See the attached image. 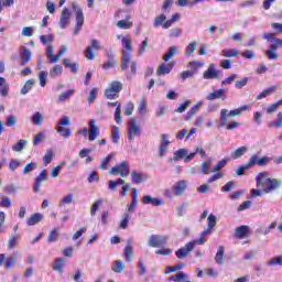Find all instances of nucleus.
Returning <instances> with one entry per match:
<instances>
[{
    "label": "nucleus",
    "instance_id": "obj_1",
    "mask_svg": "<svg viewBox=\"0 0 282 282\" xmlns=\"http://www.w3.org/2000/svg\"><path fill=\"white\" fill-rule=\"evenodd\" d=\"M256 183L258 188H261L262 193L265 195H270V193L279 191L282 186L281 178H272L268 172L258 173L256 176Z\"/></svg>",
    "mask_w": 282,
    "mask_h": 282
},
{
    "label": "nucleus",
    "instance_id": "obj_2",
    "mask_svg": "<svg viewBox=\"0 0 282 282\" xmlns=\"http://www.w3.org/2000/svg\"><path fill=\"white\" fill-rule=\"evenodd\" d=\"M133 40L131 36L127 35L126 37H121V68L129 69V63H131V52H133Z\"/></svg>",
    "mask_w": 282,
    "mask_h": 282
},
{
    "label": "nucleus",
    "instance_id": "obj_3",
    "mask_svg": "<svg viewBox=\"0 0 282 282\" xmlns=\"http://www.w3.org/2000/svg\"><path fill=\"white\" fill-rule=\"evenodd\" d=\"M72 124V119L67 116H63L58 121L56 126V131L59 133L64 140H68V138H72V129L67 128Z\"/></svg>",
    "mask_w": 282,
    "mask_h": 282
},
{
    "label": "nucleus",
    "instance_id": "obj_4",
    "mask_svg": "<svg viewBox=\"0 0 282 282\" xmlns=\"http://www.w3.org/2000/svg\"><path fill=\"white\" fill-rule=\"evenodd\" d=\"M160 138L161 139L158 148L159 158H166L169 147L171 145V134L162 133Z\"/></svg>",
    "mask_w": 282,
    "mask_h": 282
},
{
    "label": "nucleus",
    "instance_id": "obj_5",
    "mask_svg": "<svg viewBox=\"0 0 282 282\" xmlns=\"http://www.w3.org/2000/svg\"><path fill=\"white\" fill-rule=\"evenodd\" d=\"M138 135H142V128L138 124V119L132 118L128 121V140H135Z\"/></svg>",
    "mask_w": 282,
    "mask_h": 282
},
{
    "label": "nucleus",
    "instance_id": "obj_6",
    "mask_svg": "<svg viewBox=\"0 0 282 282\" xmlns=\"http://www.w3.org/2000/svg\"><path fill=\"white\" fill-rule=\"evenodd\" d=\"M72 8L76 14L75 15L76 25H75L74 34H78V31L83 30V23H85V15L83 14V9L78 6V3L73 2Z\"/></svg>",
    "mask_w": 282,
    "mask_h": 282
},
{
    "label": "nucleus",
    "instance_id": "obj_7",
    "mask_svg": "<svg viewBox=\"0 0 282 282\" xmlns=\"http://www.w3.org/2000/svg\"><path fill=\"white\" fill-rule=\"evenodd\" d=\"M110 175H120L121 177H129V161H122L121 163L110 169Z\"/></svg>",
    "mask_w": 282,
    "mask_h": 282
},
{
    "label": "nucleus",
    "instance_id": "obj_8",
    "mask_svg": "<svg viewBox=\"0 0 282 282\" xmlns=\"http://www.w3.org/2000/svg\"><path fill=\"white\" fill-rule=\"evenodd\" d=\"M122 90V83L120 82H112L110 86L105 90V96L109 100H113L118 94Z\"/></svg>",
    "mask_w": 282,
    "mask_h": 282
},
{
    "label": "nucleus",
    "instance_id": "obj_9",
    "mask_svg": "<svg viewBox=\"0 0 282 282\" xmlns=\"http://www.w3.org/2000/svg\"><path fill=\"white\" fill-rule=\"evenodd\" d=\"M166 241H169L166 236L151 235L148 240V246H150V248H161V246L166 245Z\"/></svg>",
    "mask_w": 282,
    "mask_h": 282
},
{
    "label": "nucleus",
    "instance_id": "obj_10",
    "mask_svg": "<svg viewBox=\"0 0 282 282\" xmlns=\"http://www.w3.org/2000/svg\"><path fill=\"white\" fill-rule=\"evenodd\" d=\"M187 189H188V181L186 180L177 181L173 185V194L175 195V197H182V195H184V193H186Z\"/></svg>",
    "mask_w": 282,
    "mask_h": 282
},
{
    "label": "nucleus",
    "instance_id": "obj_11",
    "mask_svg": "<svg viewBox=\"0 0 282 282\" xmlns=\"http://www.w3.org/2000/svg\"><path fill=\"white\" fill-rule=\"evenodd\" d=\"M221 70H217L215 64H209L208 68L203 73L204 80H215L219 78Z\"/></svg>",
    "mask_w": 282,
    "mask_h": 282
},
{
    "label": "nucleus",
    "instance_id": "obj_12",
    "mask_svg": "<svg viewBox=\"0 0 282 282\" xmlns=\"http://www.w3.org/2000/svg\"><path fill=\"white\" fill-rule=\"evenodd\" d=\"M193 250H195V242L189 241L185 243L184 247L176 250L175 254L177 259H186V257H188Z\"/></svg>",
    "mask_w": 282,
    "mask_h": 282
},
{
    "label": "nucleus",
    "instance_id": "obj_13",
    "mask_svg": "<svg viewBox=\"0 0 282 282\" xmlns=\"http://www.w3.org/2000/svg\"><path fill=\"white\" fill-rule=\"evenodd\" d=\"M90 43L91 45H89L85 51V56L86 58H88V61H94L96 58V55L94 54V50H102V46L96 39H93Z\"/></svg>",
    "mask_w": 282,
    "mask_h": 282
},
{
    "label": "nucleus",
    "instance_id": "obj_14",
    "mask_svg": "<svg viewBox=\"0 0 282 282\" xmlns=\"http://www.w3.org/2000/svg\"><path fill=\"white\" fill-rule=\"evenodd\" d=\"M89 130H88V140L89 142H94L100 135V129L98 126H96V120H90L89 121Z\"/></svg>",
    "mask_w": 282,
    "mask_h": 282
},
{
    "label": "nucleus",
    "instance_id": "obj_15",
    "mask_svg": "<svg viewBox=\"0 0 282 282\" xmlns=\"http://www.w3.org/2000/svg\"><path fill=\"white\" fill-rule=\"evenodd\" d=\"M130 177L133 184H142L149 180V175L138 171H131Z\"/></svg>",
    "mask_w": 282,
    "mask_h": 282
},
{
    "label": "nucleus",
    "instance_id": "obj_16",
    "mask_svg": "<svg viewBox=\"0 0 282 282\" xmlns=\"http://www.w3.org/2000/svg\"><path fill=\"white\" fill-rule=\"evenodd\" d=\"M70 19H72V12H69V9L64 8L62 11L61 19H59V28L62 30H65V28H67V25H69Z\"/></svg>",
    "mask_w": 282,
    "mask_h": 282
},
{
    "label": "nucleus",
    "instance_id": "obj_17",
    "mask_svg": "<svg viewBox=\"0 0 282 282\" xmlns=\"http://www.w3.org/2000/svg\"><path fill=\"white\" fill-rule=\"evenodd\" d=\"M21 65H28L32 61V52L25 46L20 47Z\"/></svg>",
    "mask_w": 282,
    "mask_h": 282
},
{
    "label": "nucleus",
    "instance_id": "obj_18",
    "mask_svg": "<svg viewBox=\"0 0 282 282\" xmlns=\"http://www.w3.org/2000/svg\"><path fill=\"white\" fill-rule=\"evenodd\" d=\"M65 265H67V260L65 258H56L55 262L52 264V270H54V272H58V274H63Z\"/></svg>",
    "mask_w": 282,
    "mask_h": 282
},
{
    "label": "nucleus",
    "instance_id": "obj_19",
    "mask_svg": "<svg viewBox=\"0 0 282 282\" xmlns=\"http://www.w3.org/2000/svg\"><path fill=\"white\" fill-rule=\"evenodd\" d=\"M173 67H175V63H163L158 67L156 74L158 76H166V74H171Z\"/></svg>",
    "mask_w": 282,
    "mask_h": 282
},
{
    "label": "nucleus",
    "instance_id": "obj_20",
    "mask_svg": "<svg viewBox=\"0 0 282 282\" xmlns=\"http://www.w3.org/2000/svg\"><path fill=\"white\" fill-rule=\"evenodd\" d=\"M47 180V171L43 170L40 175L35 178V183L33 185V189L35 193H39L41 191V184L42 182H45Z\"/></svg>",
    "mask_w": 282,
    "mask_h": 282
},
{
    "label": "nucleus",
    "instance_id": "obj_21",
    "mask_svg": "<svg viewBox=\"0 0 282 282\" xmlns=\"http://www.w3.org/2000/svg\"><path fill=\"white\" fill-rule=\"evenodd\" d=\"M142 204H151L152 206H162V204H164V202L162 200V198L156 197L153 198V196L151 195H145L141 198Z\"/></svg>",
    "mask_w": 282,
    "mask_h": 282
},
{
    "label": "nucleus",
    "instance_id": "obj_22",
    "mask_svg": "<svg viewBox=\"0 0 282 282\" xmlns=\"http://www.w3.org/2000/svg\"><path fill=\"white\" fill-rule=\"evenodd\" d=\"M217 99L226 100V90L224 89L214 90L213 93L206 96V100H217Z\"/></svg>",
    "mask_w": 282,
    "mask_h": 282
},
{
    "label": "nucleus",
    "instance_id": "obj_23",
    "mask_svg": "<svg viewBox=\"0 0 282 282\" xmlns=\"http://www.w3.org/2000/svg\"><path fill=\"white\" fill-rule=\"evenodd\" d=\"M44 219L43 214L41 213H35L32 214L28 219H26V226H36L37 224H41V220Z\"/></svg>",
    "mask_w": 282,
    "mask_h": 282
},
{
    "label": "nucleus",
    "instance_id": "obj_24",
    "mask_svg": "<svg viewBox=\"0 0 282 282\" xmlns=\"http://www.w3.org/2000/svg\"><path fill=\"white\" fill-rule=\"evenodd\" d=\"M204 107V101H198L196 102L188 111H187V117L186 120H193L195 118V115Z\"/></svg>",
    "mask_w": 282,
    "mask_h": 282
},
{
    "label": "nucleus",
    "instance_id": "obj_25",
    "mask_svg": "<svg viewBox=\"0 0 282 282\" xmlns=\"http://www.w3.org/2000/svg\"><path fill=\"white\" fill-rule=\"evenodd\" d=\"M117 28L119 30H131L133 28V22L131 21V17L128 15L124 20H119L117 22Z\"/></svg>",
    "mask_w": 282,
    "mask_h": 282
},
{
    "label": "nucleus",
    "instance_id": "obj_26",
    "mask_svg": "<svg viewBox=\"0 0 282 282\" xmlns=\"http://www.w3.org/2000/svg\"><path fill=\"white\" fill-rule=\"evenodd\" d=\"M279 89V86H271L269 88L263 89L257 97L256 100H263V98H268V96H272L274 91Z\"/></svg>",
    "mask_w": 282,
    "mask_h": 282
},
{
    "label": "nucleus",
    "instance_id": "obj_27",
    "mask_svg": "<svg viewBox=\"0 0 282 282\" xmlns=\"http://www.w3.org/2000/svg\"><path fill=\"white\" fill-rule=\"evenodd\" d=\"M123 254L128 261V263H131L133 261V246H131V239L127 241V246L123 249Z\"/></svg>",
    "mask_w": 282,
    "mask_h": 282
},
{
    "label": "nucleus",
    "instance_id": "obj_28",
    "mask_svg": "<svg viewBox=\"0 0 282 282\" xmlns=\"http://www.w3.org/2000/svg\"><path fill=\"white\" fill-rule=\"evenodd\" d=\"M209 235H213V234L205 229V230L199 235L198 239L192 240V243H194V247H195V246H204V245L206 243V241H207L206 238H207Z\"/></svg>",
    "mask_w": 282,
    "mask_h": 282
},
{
    "label": "nucleus",
    "instance_id": "obj_29",
    "mask_svg": "<svg viewBox=\"0 0 282 282\" xmlns=\"http://www.w3.org/2000/svg\"><path fill=\"white\" fill-rule=\"evenodd\" d=\"M50 78H59V76H63V66L56 64L54 65L48 73Z\"/></svg>",
    "mask_w": 282,
    "mask_h": 282
},
{
    "label": "nucleus",
    "instance_id": "obj_30",
    "mask_svg": "<svg viewBox=\"0 0 282 282\" xmlns=\"http://www.w3.org/2000/svg\"><path fill=\"white\" fill-rule=\"evenodd\" d=\"M248 153V147L243 145V147H240L238 149H236L230 158L231 160H239V158H242V155H246Z\"/></svg>",
    "mask_w": 282,
    "mask_h": 282
},
{
    "label": "nucleus",
    "instance_id": "obj_31",
    "mask_svg": "<svg viewBox=\"0 0 282 282\" xmlns=\"http://www.w3.org/2000/svg\"><path fill=\"white\" fill-rule=\"evenodd\" d=\"M46 58H48V63H51V64L58 63V56L54 55V46L53 45H48L46 47Z\"/></svg>",
    "mask_w": 282,
    "mask_h": 282
},
{
    "label": "nucleus",
    "instance_id": "obj_32",
    "mask_svg": "<svg viewBox=\"0 0 282 282\" xmlns=\"http://www.w3.org/2000/svg\"><path fill=\"white\" fill-rule=\"evenodd\" d=\"M188 155L187 149H178L174 152V155L171 160V162H178V160H182V158H186Z\"/></svg>",
    "mask_w": 282,
    "mask_h": 282
},
{
    "label": "nucleus",
    "instance_id": "obj_33",
    "mask_svg": "<svg viewBox=\"0 0 282 282\" xmlns=\"http://www.w3.org/2000/svg\"><path fill=\"white\" fill-rule=\"evenodd\" d=\"M243 111H250V105H243L239 108L229 110V116L231 118H235V116H241V113H243Z\"/></svg>",
    "mask_w": 282,
    "mask_h": 282
},
{
    "label": "nucleus",
    "instance_id": "obj_34",
    "mask_svg": "<svg viewBox=\"0 0 282 282\" xmlns=\"http://www.w3.org/2000/svg\"><path fill=\"white\" fill-rule=\"evenodd\" d=\"M220 56H224L225 58H235L239 56V51L235 48H225L220 52Z\"/></svg>",
    "mask_w": 282,
    "mask_h": 282
},
{
    "label": "nucleus",
    "instance_id": "obj_35",
    "mask_svg": "<svg viewBox=\"0 0 282 282\" xmlns=\"http://www.w3.org/2000/svg\"><path fill=\"white\" fill-rule=\"evenodd\" d=\"M248 232H249L248 226H240V227H237L235 230V235L237 239H243L245 237H248Z\"/></svg>",
    "mask_w": 282,
    "mask_h": 282
},
{
    "label": "nucleus",
    "instance_id": "obj_36",
    "mask_svg": "<svg viewBox=\"0 0 282 282\" xmlns=\"http://www.w3.org/2000/svg\"><path fill=\"white\" fill-rule=\"evenodd\" d=\"M228 118L230 117V112L228 109H221L220 110V127H228Z\"/></svg>",
    "mask_w": 282,
    "mask_h": 282
},
{
    "label": "nucleus",
    "instance_id": "obj_37",
    "mask_svg": "<svg viewBox=\"0 0 282 282\" xmlns=\"http://www.w3.org/2000/svg\"><path fill=\"white\" fill-rule=\"evenodd\" d=\"M63 64L70 69L72 74H78V63H73L69 58H64Z\"/></svg>",
    "mask_w": 282,
    "mask_h": 282
},
{
    "label": "nucleus",
    "instance_id": "obj_38",
    "mask_svg": "<svg viewBox=\"0 0 282 282\" xmlns=\"http://www.w3.org/2000/svg\"><path fill=\"white\" fill-rule=\"evenodd\" d=\"M116 158V153L111 152L108 154L100 163L101 171H107L109 169V164L111 163V160Z\"/></svg>",
    "mask_w": 282,
    "mask_h": 282
},
{
    "label": "nucleus",
    "instance_id": "obj_39",
    "mask_svg": "<svg viewBox=\"0 0 282 282\" xmlns=\"http://www.w3.org/2000/svg\"><path fill=\"white\" fill-rule=\"evenodd\" d=\"M124 268L126 265L121 260H116L112 262V272H115L116 274L124 272Z\"/></svg>",
    "mask_w": 282,
    "mask_h": 282
},
{
    "label": "nucleus",
    "instance_id": "obj_40",
    "mask_svg": "<svg viewBox=\"0 0 282 282\" xmlns=\"http://www.w3.org/2000/svg\"><path fill=\"white\" fill-rule=\"evenodd\" d=\"M177 52H180L178 46H171L169 48L167 53L165 55H163V61H165V63H169V61L171 58H173V56H175V54H177Z\"/></svg>",
    "mask_w": 282,
    "mask_h": 282
},
{
    "label": "nucleus",
    "instance_id": "obj_41",
    "mask_svg": "<svg viewBox=\"0 0 282 282\" xmlns=\"http://www.w3.org/2000/svg\"><path fill=\"white\" fill-rule=\"evenodd\" d=\"M216 226H217V216L210 214L207 217V229L206 230L213 234V228H215Z\"/></svg>",
    "mask_w": 282,
    "mask_h": 282
},
{
    "label": "nucleus",
    "instance_id": "obj_42",
    "mask_svg": "<svg viewBox=\"0 0 282 282\" xmlns=\"http://www.w3.org/2000/svg\"><path fill=\"white\" fill-rule=\"evenodd\" d=\"M28 144V140L20 139L15 144L12 145V151H15V153H21L23 149H25Z\"/></svg>",
    "mask_w": 282,
    "mask_h": 282
},
{
    "label": "nucleus",
    "instance_id": "obj_43",
    "mask_svg": "<svg viewBox=\"0 0 282 282\" xmlns=\"http://www.w3.org/2000/svg\"><path fill=\"white\" fill-rule=\"evenodd\" d=\"M270 129H281L282 128V112H278L276 120L269 122Z\"/></svg>",
    "mask_w": 282,
    "mask_h": 282
},
{
    "label": "nucleus",
    "instance_id": "obj_44",
    "mask_svg": "<svg viewBox=\"0 0 282 282\" xmlns=\"http://www.w3.org/2000/svg\"><path fill=\"white\" fill-rule=\"evenodd\" d=\"M111 140L115 144L120 142V128L118 126H112L111 128Z\"/></svg>",
    "mask_w": 282,
    "mask_h": 282
},
{
    "label": "nucleus",
    "instance_id": "obj_45",
    "mask_svg": "<svg viewBox=\"0 0 282 282\" xmlns=\"http://www.w3.org/2000/svg\"><path fill=\"white\" fill-rule=\"evenodd\" d=\"M135 206H138V189H132V202L128 207L129 213H133L135 210Z\"/></svg>",
    "mask_w": 282,
    "mask_h": 282
},
{
    "label": "nucleus",
    "instance_id": "obj_46",
    "mask_svg": "<svg viewBox=\"0 0 282 282\" xmlns=\"http://www.w3.org/2000/svg\"><path fill=\"white\" fill-rule=\"evenodd\" d=\"M230 162V159L220 160L215 166L212 167V173H219L227 164Z\"/></svg>",
    "mask_w": 282,
    "mask_h": 282
},
{
    "label": "nucleus",
    "instance_id": "obj_47",
    "mask_svg": "<svg viewBox=\"0 0 282 282\" xmlns=\"http://www.w3.org/2000/svg\"><path fill=\"white\" fill-rule=\"evenodd\" d=\"M74 202V194H67L59 200V208H63L64 206H67L69 204H73Z\"/></svg>",
    "mask_w": 282,
    "mask_h": 282
},
{
    "label": "nucleus",
    "instance_id": "obj_48",
    "mask_svg": "<svg viewBox=\"0 0 282 282\" xmlns=\"http://www.w3.org/2000/svg\"><path fill=\"white\" fill-rule=\"evenodd\" d=\"M105 200L102 198H99L98 200H96L91 207H90V216L95 217L96 213H98V210H100V206H102V203Z\"/></svg>",
    "mask_w": 282,
    "mask_h": 282
},
{
    "label": "nucleus",
    "instance_id": "obj_49",
    "mask_svg": "<svg viewBox=\"0 0 282 282\" xmlns=\"http://www.w3.org/2000/svg\"><path fill=\"white\" fill-rule=\"evenodd\" d=\"M32 87H34V79L26 80L20 94H22V96H25V94H29L30 91H32Z\"/></svg>",
    "mask_w": 282,
    "mask_h": 282
},
{
    "label": "nucleus",
    "instance_id": "obj_50",
    "mask_svg": "<svg viewBox=\"0 0 282 282\" xmlns=\"http://www.w3.org/2000/svg\"><path fill=\"white\" fill-rule=\"evenodd\" d=\"M44 120H45V118L43 117V115L41 112H35L32 116V122L36 127H41V124H43Z\"/></svg>",
    "mask_w": 282,
    "mask_h": 282
},
{
    "label": "nucleus",
    "instance_id": "obj_51",
    "mask_svg": "<svg viewBox=\"0 0 282 282\" xmlns=\"http://www.w3.org/2000/svg\"><path fill=\"white\" fill-rule=\"evenodd\" d=\"M224 252H225L224 246H219L215 257V261L216 263H218V265H221V263H224Z\"/></svg>",
    "mask_w": 282,
    "mask_h": 282
},
{
    "label": "nucleus",
    "instance_id": "obj_52",
    "mask_svg": "<svg viewBox=\"0 0 282 282\" xmlns=\"http://www.w3.org/2000/svg\"><path fill=\"white\" fill-rule=\"evenodd\" d=\"M267 265H269V268H274L275 265L282 267V256L271 258V259L267 262Z\"/></svg>",
    "mask_w": 282,
    "mask_h": 282
},
{
    "label": "nucleus",
    "instance_id": "obj_53",
    "mask_svg": "<svg viewBox=\"0 0 282 282\" xmlns=\"http://www.w3.org/2000/svg\"><path fill=\"white\" fill-rule=\"evenodd\" d=\"M17 261H19V254H17V252H13L10 257L9 260L6 264L7 270H10L14 263H17Z\"/></svg>",
    "mask_w": 282,
    "mask_h": 282
},
{
    "label": "nucleus",
    "instance_id": "obj_54",
    "mask_svg": "<svg viewBox=\"0 0 282 282\" xmlns=\"http://www.w3.org/2000/svg\"><path fill=\"white\" fill-rule=\"evenodd\" d=\"M126 182L122 178H117V181H108V186L110 191H116L117 186H124Z\"/></svg>",
    "mask_w": 282,
    "mask_h": 282
},
{
    "label": "nucleus",
    "instance_id": "obj_55",
    "mask_svg": "<svg viewBox=\"0 0 282 282\" xmlns=\"http://www.w3.org/2000/svg\"><path fill=\"white\" fill-rule=\"evenodd\" d=\"M195 50H197V42H191L185 50V56H192L195 54Z\"/></svg>",
    "mask_w": 282,
    "mask_h": 282
},
{
    "label": "nucleus",
    "instance_id": "obj_56",
    "mask_svg": "<svg viewBox=\"0 0 282 282\" xmlns=\"http://www.w3.org/2000/svg\"><path fill=\"white\" fill-rule=\"evenodd\" d=\"M259 165V155L252 154L249 159V161L246 163L248 169H253V166Z\"/></svg>",
    "mask_w": 282,
    "mask_h": 282
},
{
    "label": "nucleus",
    "instance_id": "obj_57",
    "mask_svg": "<svg viewBox=\"0 0 282 282\" xmlns=\"http://www.w3.org/2000/svg\"><path fill=\"white\" fill-rule=\"evenodd\" d=\"M70 96H74V89L66 90L58 96L59 102H65Z\"/></svg>",
    "mask_w": 282,
    "mask_h": 282
},
{
    "label": "nucleus",
    "instance_id": "obj_58",
    "mask_svg": "<svg viewBox=\"0 0 282 282\" xmlns=\"http://www.w3.org/2000/svg\"><path fill=\"white\" fill-rule=\"evenodd\" d=\"M133 109H135V106L133 102L129 101L124 107H123V113L124 116H133Z\"/></svg>",
    "mask_w": 282,
    "mask_h": 282
},
{
    "label": "nucleus",
    "instance_id": "obj_59",
    "mask_svg": "<svg viewBox=\"0 0 282 282\" xmlns=\"http://www.w3.org/2000/svg\"><path fill=\"white\" fill-rule=\"evenodd\" d=\"M47 70H42L39 74V80H40V85L41 87H45V85H47Z\"/></svg>",
    "mask_w": 282,
    "mask_h": 282
},
{
    "label": "nucleus",
    "instance_id": "obj_60",
    "mask_svg": "<svg viewBox=\"0 0 282 282\" xmlns=\"http://www.w3.org/2000/svg\"><path fill=\"white\" fill-rule=\"evenodd\" d=\"M18 243H19V236H11L8 241L9 250L17 248Z\"/></svg>",
    "mask_w": 282,
    "mask_h": 282
},
{
    "label": "nucleus",
    "instance_id": "obj_61",
    "mask_svg": "<svg viewBox=\"0 0 282 282\" xmlns=\"http://www.w3.org/2000/svg\"><path fill=\"white\" fill-rule=\"evenodd\" d=\"M121 105L119 104L115 110V121L117 124H122V111L120 109Z\"/></svg>",
    "mask_w": 282,
    "mask_h": 282
},
{
    "label": "nucleus",
    "instance_id": "obj_62",
    "mask_svg": "<svg viewBox=\"0 0 282 282\" xmlns=\"http://www.w3.org/2000/svg\"><path fill=\"white\" fill-rule=\"evenodd\" d=\"M164 21H166V15L164 14H160L158 15L155 19H154V22H153V26L154 28H160V25H164Z\"/></svg>",
    "mask_w": 282,
    "mask_h": 282
},
{
    "label": "nucleus",
    "instance_id": "obj_63",
    "mask_svg": "<svg viewBox=\"0 0 282 282\" xmlns=\"http://www.w3.org/2000/svg\"><path fill=\"white\" fill-rule=\"evenodd\" d=\"M281 105H282V99H280L276 102L269 106L267 108V113H269V115L274 113V111H276V109H279V107H281Z\"/></svg>",
    "mask_w": 282,
    "mask_h": 282
},
{
    "label": "nucleus",
    "instance_id": "obj_64",
    "mask_svg": "<svg viewBox=\"0 0 282 282\" xmlns=\"http://www.w3.org/2000/svg\"><path fill=\"white\" fill-rule=\"evenodd\" d=\"M188 67L195 74L199 67H204V62H189Z\"/></svg>",
    "mask_w": 282,
    "mask_h": 282
}]
</instances>
